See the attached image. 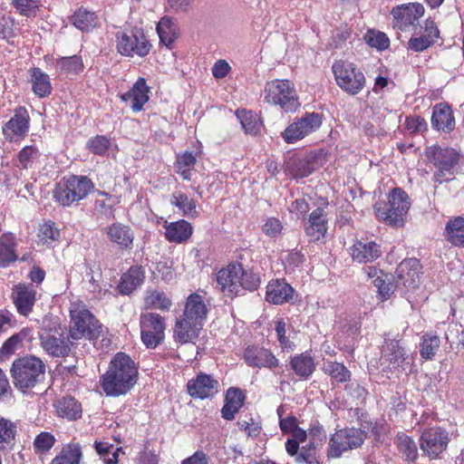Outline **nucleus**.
Listing matches in <instances>:
<instances>
[{"label": "nucleus", "instance_id": "obj_1", "mask_svg": "<svg viewBox=\"0 0 464 464\" xmlns=\"http://www.w3.org/2000/svg\"><path fill=\"white\" fill-rule=\"evenodd\" d=\"M138 368L124 353H118L110 362L108 371L101 377V386L107 396L118 397L129 392L138 381Z\"/></svg>", "mask_w": 464, "mask_h": 464}, {"label": "nucleus", "instance_id": "obj_2", "mask_svg": "<svg viewBox=\"0 0 464 464\" xmlns=\"http://www.w3.org/2000/svg\"><path fill=\"white\" fill-rule=\"evenodd\" d=\"M217 288L225 296L234 299L244 291H256L260 285L258 275L244 269L242 264L230 262L216 274Z\"/></svg>", "mask_w": 464, "mask_h": 464}, {"label": "nucleus", "instance_id": "obj_3", "mask_svg": "<svg viewBox=\"0 0 464 464\" xmlns=\"http://www.w3.org/2000/svg\"><path fill=\"white\" fill-rule=\"evenodd\" d=\"M94 185L87 176L69 175L60 179L52 191L53 200L63 208L71 207L85 198Z\"/></svg>", "mask_w": 464, "mask_h": 464}, {"label": "nucleus", "instance_id": "obj_4", "mask_svg": "<svg viewBox=\"0 0 464 464\" xmlns=\"http://www.w3.org/2000/svg\"><path fill=\"white\" fill-rule=\"evenodd\" d=\"M411 207L408 194L401 188H394L388 194V201H377L374 213L379 221L392 227H401Z\"/></svg>", "mask_w": 464, "mask_h": 464}, {"label": "nucleus", "instance_id": "obj_5", "mask_svg": "<svg viewBox=\"0 0 464 464\" xmlns=\"http://www.w3.org/2000/svg\"><path fill=\"white\" fill-rule=\"evenodd\" d=\"M263 95L266 103L279 107L286 113L295 112L301 106L295 85L288 79H274L266 82Z\"/></svg>", "mask_w": 464, "mask_h": 464}, {"label": "nucleus", "instance_id": "obj_6", "mask_svg": "<svg viewBox=\"0 0 464 464\" xmlns=\"http://www.w3.org/2000/svg\"><path fill=\"white\" fill-rule=\"evenodd\" d=\"M425 154L436 169L432 176L435 188L455 179V169L460 160V154L457 150L432 145L427 149Z\"/></svg>", "mask_w": 464, "mask_h": 464}, {"label": "nucleus", "instance_id": "obj_7", "mask_svg": "<svg viewBox=\"0 0 464 464\" xmlns=\"http://www.w3.org/2000/svg\"><path fill=\"white\" fill-rule=\"evenodd\" d=\"M44 363L35 356L14 360L11 367L14 385L23 392L34 388L44 377Z\"/></svg>", "mask_w": 464, "mask_h": 464}, {"label": "nucleus", "instance_id": "obj_8", "mask_svg": "<svg viewBox=\"0 0 464 464\" xmlns=\"http://www.w3.org/2000/svg\"><path fill=\"white\" fill-rule=\"evenodd\" d=\"M332 72L337 86L349 95L359 94L366 85L362 71L347 60H336L332 65Z\"/></svg>", "mask_w": 464, "mask_h": 464}, {"label": "nucleus", "instance_id": "obj_9", "mask_svg": "<svg viewBox=\"0 0 464 464\" xmlns=\"http://www.w3.org/2000/svg\"><path fill=\"white\" fill-rule=\"evenodd\" d=\"M115 43L117 52L130 58H144L152 49L150 41L141 29L118 31Z\"/></svg>", "mask_w": 464, "mask_h": 464}, {"label": "nucleus", "instance_id": "obj_10", "mask_svg": "<svg viewBox=\"0 0 464 464\" xmlns=\"http://www.w3.org/2000/svg\"><path fill=\"white\" fill-rule=\"evenodd\" d=\"M365 438V432L358 428L346 427L336 430L329 439L326 450L327 459H339L343 453L361 448Z\"/></svg>", "mask_w": 464, "mask_h": 464}, {"label": "nucleus", "instance_id": "obj_11", "mask_svg": "<svg viewBox=\"0 0 464 464\" xmlns=\"http://www.w3.org/2000/svg\"><path fill=\"white\" fill-rule=\"evenodd\" d=\"M328 160V151L316 149L304 154H294L285 162L286 169L295 179L305 178Z\"/></svg>", "mask_w": 464, "mask_h": 464}, {"label": "nucleus", "instance_id": "obj_12", "mask_svg": "<svg viewBox=\"0 0 464 464\" xmlns=\"http://www.w3.org/2000/svg\"><path fill=\"white\" fill-rule=\"evenodd\" d=\"M140 340L147 349H155L166 337V318L155 312L141 314L140 317Z\"/></svg>", "mask_w": 464, "mask_h": 464}, {"label": "nucleus", "instance_id": "obj_13", "mask_svg": "<svg viewBox=\"0 0 464 464\" xmlns=\"http://www.w3.org/2000/svg\"><path fill=\"white\" fill-rule=\"evenodd\" d=\"M450 441L449 432L442 427L425 428L420 437V448L430 459H437Z\"/></svg>", "mask_w": 464, "mask_h": 464}, {"label": "nucleus", "instance_id": "obj_14", "mask_svg": "<svg viewBox=\"0 0 464 464\" xmlns=\"http://www.w3.org/2000/svg\"><path fill=\"white\" fill-rule=\"evenodd\" d=\"M323 123V116L316 112H305L300 119L290 123L282 132L283 140L288 143L301 140L316 131Z\"/></svg>", "mask_w": 464, "mask_h": 464}, {"label": "nucleus", "instance_id": "obj_15", "mask_svg": "<svg viewBox=\"0 0 464 464\" xmlns=\"http://www.w3.org/2000/svg\"><path fill=\"white\" fill-rule=\"evenodd\" d=\"M424 12V6L420 3H408L392 7L391 14L393 29L401 32H410L416 28Z\"/></svg>", "mask_w": 464, "mask_h": 464}, {"label": "nucleus", "instance_id": "obj_16", "mask_svg": "<svg viewBox=\"0 0 464 464\" xmlns=\"http://www.w3.org/2000/svg\"><path fill=\"white\" fill-rule=\"evenodd\" d=\"M101 325L94 315L87 309L82 308L72 313V324L69 330L71 340L82 338L93 339L99 335Z\"/></svg>", "mask_w": 464, "mask_h": 464}, {"label": "nucleus", "instance_id": "obj_17", "mask_svg": "<svg viewBox=\"0 0 464 464\" xmlns=\"http://www.w3.org/2000/svg\"><path fill=\"white\" fill-rule=\"evenodd\" d=\"M31 118L24 106H18L14 115L6 121L3 128V135L9 142H18L24 140L30 130Z\"/></svg>", "mask_w": 464, "mask_h": 464}, {"label": "nucleus", "instance_id": "obj_18", "mask_svg": "<svg viewBox=\"0 0 464 464\" xmlns=\"http://www.w3.org/2000/svg\"><path fill=\"white\" fill-rule=\"evenodd\" d=\"M329 219L324 208L314 209L303 221L304 231L309 242H323L328 231Z\"/></svg>", "mask_w": 464, "mask_h": 464}, {"label": "nucleus", "instance_id": "obj_19", "mask_svg": "<svg viewBox=\"0 0 464 464\" xmlns=\"http://www.w3.org/2000/svg\"><path fill=\"white\" fill-rule=\"evenodd\" d=\"M11 299L17 313L28 316L37 301V291L32 283H18L12 288Z\"/></svg>", "mask_w": 464, "mask_h": 464}, {"label": "nucleus", "instance_id": "obj_20", "mask_svg": "<svg viewBox=\"0 0 464 464\" xmlns=\"http://www.w3.org/2000/svg\"><path fill=\"white\" fill-rule=\"evenodd\" d=\"M219 382L211 374L199 372L195 378L187 382V392L196 399L212 398L218 392Z\"/></svg>", "mask_w": 464, "mask_h": 464}, {"label": "nucleus", "instance_id": "obj_21", "mask_svg": "<svg viewBox=\"0 0 464 464\" xmlns=\"http://www.w3.org/2000/svg\"><path fill=\"white\" fill-rule=\"evenodd\" d=\"M243 358L246 363L254 368L275 370L279 366V360L271 350L256 345H248L244 350Z\"/></svg>", "mask_w": 464, "mask_h": 464}, {"label": "nucleus", "instance_id": "obj_22", "mask_svg": "<svg viewBox=\"0 0 464 464\" xmlns=\"http://www.w3.org/2000/svg\"><path fill=\"white\" fill-rule=\"evenodd\" d=\"M204 324L179 315L173 327V340L179 344L195 343L198 339Z\"/></svg>", "mask_w": 464, "mask_h": 464}, {"label": "nucleus", "instance_id": "obj_23", "mask_svg": "<svg viewBox=\"0 0 464 464\" xmlns=\"http://www.w3.org/2000/svg\"><path fill=\"white\" fill-rule=\"evenodd\" d=\"M397 284L407 289L414 290L420 283L421 266L417 258H406L402 260L395 271Z\"/></svg>", "mask_w": 464, "mask_h": 464}, {"label": "nucleus", "instance_id": "obj_24", "mask_svg": "<svg viewBox=\"0 0 464 464\" xmlns=\"http://www.w3.org/2000/svg\"><path fill=\"white\" fill-rule=\"evenodd\" d=\"M103 230L109 241L116 245L120 250L130 251L133 248L135 235L129 225L113 222L104 227Z\"/></svg>", "mask_w": 464, "mask_h": 464}, {"label": "nucleus", "instance_id": "obj_25", "mask_svg": "<svg viewBox=\"0 0 464 464\" xmlns=\"http://www.w3.org/2000/svg\"><path fill=\"white\" fill-rule=\"evenodd\" d=\"M150 88L144 77H139L132 87L126 92L119 95L123 102H130V109L133 112L143 111L144 105L150 101Z\"/></svg>", "mask_w": 464, "mask_h": 464}, {"label": "nucleus", "instance_id": "obj_26", "mask_svg": "<svg viewBox=\"0 0 464 464\" xmlns=\"http://www.w3.org/2000/svg\"><path fill=\"white\" fill-rule=\"evenodd\" d=\"M348 251L352 259L359 264L372 263L381 257L382 253L381 246L375 241L361 239H354Z\"/></svg>", "mask_w": 464, "mask_h": 464}, {"label": "nucleus", "instance_id": "obj_27", "mask_svg": "<svg viewBox=\"0 0 464 464\" xmlns=\"http://www.w3.org/2000/svg\"><path fill=\"white\" fill-rule=\"evenodd\" d=\"M145 279V267L138 264L132 265L121 276L117 289L121 295H130L143 285Z\"/></svg>", "mask_w": 464, "mask_h": 464}, {"label": "nucleus", "instance_id": "obj_28", "mask_svg": "<svg viewBox=\"0 0 464 464\" xmlns=\"http://www.w3.org/2000/svg\"><path fill=\"white\" fill-rule=\"evenodd\" d=\"M431 127L439 131L450 133L455 129V118L447 102L437 103L432 109Z\"/></svg>", "mask_w": 464, "mask_h": 464}, {"label": "nucleus", "instance_id": "obj_29", "mask_svg": "<svg viewBox=\"0 0 464 464\" xmlns=\"http://www.w3.org/2000/svg\"><path fill=\"white\" fill-rule=\"evenodd\" d=\"M209 309L204 297L198 293H191L186 299L184 309L181 315L189 320H195L205 324Z\"/></svg>", "mask_w": 464, "mask_h": 464}, {"label": "nucleus", "instance_id": "obj_30", "mask_svg": "<svg viewBox=\"0 0 464 464\" xmlns=\"http://www.w3.org/2000/svg\"><path fill=\"white\" fill-rule=\"evenodd\" d=\"M163 227L165 228V238L169 243L183 244L186 243L193 234L192 225L186 219L177 221H165Z\"/></svg>", "mask_w": 464, "mask_h": 464}, {"label": "nucleus", "instance_id": "obj_31", "mask_svg": "<svg viewBox=\"0 0 464 464\" xmlns=\"http://www.w3.org/2000/svg\"><path fill=\"white\" fill-rule=\"evenodd\" d=\"M295 290L285 279L272 280L266 286V299L274 304H283L292 300Z\"/></svg>", "mask_w": 464, "mask_h": 464}, {"label": "nucleus", "instance_id": "obj_32", "mask_svg": "<svg viewBox=\"0 0 464 464\" xmlns=\"http://www.w3.org/2000/svg\"><path fill=\"white\" fill-rule=\"evenodd\" d=\"M246 401V394L243 390L237 387H230L225 394V404L221 409V416L227 420L235 419L236 414L243 407Z\"/></svg>", "mask_w": 464, "mask_h": 464}, {"label": "nucleus", "instance_id": "obj_33", "mask_svg": "<svg viewBox=\"0 0 464 464\" xmlns=\"http://www.w3.org/2000/svg\"><path fill=\"white\" fill-rule=\"evenodd\" d=\"M382 357L393 369L397 370L402 367L409 355L402 346L401 340L386 339L384 341Z\"/></svg>", "mask_w": 464, "mask_h": 464}, {"label": "nucleus", "instance_id": "obj_34", "mask_svg": "<svg viewBox=\"0 0 464 464\" xmlns=\"http://www.w3.org/2000/svg\"><path fill=\"white\" fill-rule=\"evenodd\" d=\"M55 412L58 417L68 420H76L82 418V403L75 398L67 395L58 400L55 404Z\"/></svg>", "mask_w": 464, "mask_h": 464}, {"label": "nucleus", "instance_id": "obj_35", "mask_svg": "<svg viewBox=\"0 0 464 464\" xmlns=\"http://www.w3.org/2000/svg\"><path fill=\"white\" fill-rule=\"evenodd\" d=\"M289 365L301 380L309 379L315 371V362L308 352L290 357Z\"/></svg>", "mask_w": 464, "mask_h": 464}, {"label": "nucleus", "instance_id": "obj_36", "mask_svg": "<svg viewBox=\"0 0 464 464\" xmlns=\"http://www.w3.org/2000/svg\"><path fill=\"white\" fill-rule=\"evenodd\" d=\"M82 458V446L80 442L72 440L62 447L49 464H81Z\"/></svg>", "mask_w": 464, "mask_h": 464}, {"label": "nucleus", "instance_id": "obj_37", "mask_svg": "<svg viewBox=\"0 0 464 464\" xmlns=\"http://www.w3.org/2000/svg\"><path fill=\"white\" fill-rule=\"evenodd\" d=\"M448 243L455 247H464V218L461 216L450 218L446 223L443 232Z\"/></svg>", "mask_w": 464, "mask_h": 464}, {"label": "nucleus", "instance_id": "obj_38", "mask_svg": "<svg viewBox=\"0 0 464 464\" xmlns=\"http://www.w3.org/2000/svg\"><path fill=\"white\" fill-rule=\"evenodd\" d=\"M17 242L14 235L11 232L4 233L0 237V267L5 268L15 263L18 259L16 255Z\"/></svg>", "mask_w": 464, "mask_h": 464}, {"label": "nucleus", "instance_id": "obj_39", "mask_svg": "<svg viewBox=\"0 0 464 464\" xmlns=\"http://www.w3.org/2000/svg\"><path fill=\"white\" fill-rule=\"evenodd\" d=\"M38 245L45 246L48 248L53 247L61 240V231L57 224L51 220H44L36 234Z\"/></svg>", "mask_w": 464, "mask_h": 464}, {"label": "nucleus", "instance_id": "obj_40", "mask_svg": "<svg viewBox=\"0 0 464 464\" xmlns=\"http://www.w3.org/2000/svg\"><path fill=\"white\" fill-rule=\"evenodd\" d=\"M55 64L60 75L71 78L79 75L85 69L82 57L77 54L57 58Z\"/></svg>", "mask_w": 464, "mask_h": 464}, {"label": "nucleus", "instance_id": "obj_41", "mask_svg": "<svg viewBox=\"0 0 464 464\" xmlns=\"http://www.w3.org/2000/svg\"><path fill=\"white\" fill-rule=\"evenodd\" d=\"M33 92L39 98H46L51 95L53 86L50 77L39 67H33L29 70Z\"/></svg>", "mask_w": 464, "mask_h": 464}, {"label": "nucleus", "instance_id": "obj_42", "mask_svg": "<svg viewBox=\"0 0 464 464\" xmlns=\"http://www.w3.org/2000/svg\"><path fill=\"white\" fill-rule=\"evenodd\" d=\"M322 371L331 378L333 385L349 382L352 379L351 371L343 362L337 361H324Z\"/></svg>", "mask_w": 464, "mask_h": 464}, {"label": "nucleus", "instance_id": "obj_43", "mask_svg": "<svg viewBox=\"0 0 464 464\" xmlns=\"http://www.w3.org/2000/svg\"><path fill=\"white\" fill-rule=\"evenodd\" d=\"M169 202L171 206L179 209L182 216L188 218H196L198 217L196 200L189 198L185 192L180 190L174 191L170 196Z\"/></svg>", "mask_w": 464, "mask_h": 464}, {"label": "nucleus", "instance_id": "obj_44", "mask_svg": "<svg viewBox=\"0 0 464 464\" xmlns=\"http://www.w3.org/2000/svg\"><path fill=\"white\" fill-rule=\"evenodd\" d=\"M160 43L167 47H170L177 40L179 34V29L175 21L169 17L163 16L156 27Z\"/></svg>", "mask_w": 464, "mask_h": 464}, {"label": "nucleus", "instance_id": "obj_45", "mask_svg": "<svg viewBox=\"0 0 464 464\" xmlns=\"http://www.w3.org/2000/svg\"><path fill=\"white\" fill-rule=\"evenodd\" d=\"M235 114L246 134L256 135L260 131L263 121L258 114L246 109H237Z\"/></svg>", "mask_w": 464, "mask_h": 464}, {"label": "nucleus", "instance_id": "obj_46", "mask_svg": "<svg viewBox=\"0 0 464 464\" xmlns=\"http://www.w3.org/2000/svg\"><path fill=\"white\" fill-rule=\"evenodd\" d=\"M72 24L83 33L92 32L99 24V17L94 12L84 7L77 9L72 16Z\"/></svg>", "mask_w": 464, "mask_h": 464}, {"label": "nucleus", "instance_id": "obj_47", "mask_svg": "<svg viewBox=\"0 0 464 464\" xmlns=\"http://www.w3.org/2000/svg\"><path fill=\"white\" fill-rule=\"evenodd\" d=\"M146 309H156L162 312H169L172 306L171 299L165 292L157 289L147 290L144 296Z\"/></svg>", "mask_w": 464, "mask_h": 464}, {"label": "nucleus", "instance_id": "obj_48", "mask_svg": "<svg viewBox=\"0 0 464 464\" xmlns=\"http://www.w3.org/2000/svg\"><path fill=\"white\" fill-rule=\"evenodd\" d=\"M440 347V336L435 332L426 333L420 338V355L426 361L433 360Z\"/></svg>", "mask_w": 464, "mask_h": 464}, {"label": "nucleus", "instance_id": "obj_49", "mask_svg": "<svg viewBox=\"0 0 464 464\" xmlns=\"http://www.w3.org/2000/svg\"><path fill=\"white\" fill-rule=\"evenodd\" d=\"M197 163V156L192 151H185L177 155L174 168L176 172L180 175L184 180L191 179V171Z\"/></svg>", "mask_w": 464, "mask_h": 464}, {"label": "nucleus", "instance_id": "obj_50", "mask_svg": "<svg viewBox=\"0 0 464 464\" xmlns=\"http://www.w3.org/2000/svg\"><path fill=\"white\" fill-rule=\"evenodd\" d=\"M71 338H58L53 335L47 336L43 343L44 349L53 356H67L71 352L72 343Z\"/></svg>", "mask_w": 464, "mask_h": 464}, {"label": "nucleus", "instance_id": "obj_51", "mask_svg": "<svg viewBox=\"0 0 464 464\" xmlns=\"http://www.w3.org/2000/svg\"><path fill=\"white\" fill-rule=\"evenodd\" d=\"M395 444L407 461L417 459L419 455L418 449L411 437L403 432L398 433L395 437Z\"/></svg>", "mask_w": 464, "mask_h": 464}, {"label": "nucleus", "instance_id": "obj_52", "mask_svg": "<svg viewBox=\"0 0 464 464\" xmlns=\"http://www.w3.org/2000/svg\"><path fill=\"white\" fill-rule=\"evenodd\" d=\"M15 12L26 18H34L38 15L43 5L42 0H10Z\"/></svg>", "mask_w": 464, "mask_h": 464}, {"label": "nucleus", "instance_id": "obj_53", "mask_svg": "<svg viewBox=\"0 0 464 464\" xmlns=\"http://www.w3.org/2000/svg\"><path fill=\"white\" fill-rule=\"evenodd\" d=\"M94 448L104 464H118L119 453L122 452L121 447H115L107 441H95Z\"/></svg>", "mask_w": 464, "mask_h": 464}, {"label": "nucleus", "instance_id": "obj_54", "mask_svg": "<svg viewBox=\"0 0 464 464\" xmlns=\"http://www.w3.org/2000/svg\"><path fill=\"white\" fill-rule=\"evenodd\" d=\"M41 155L39 149L34 145L23 147L16 156L19 168L23 169L33 168V165L39 160Z\"/></svg>", "mask_w": 464, "mask_h": 464}, {"label": "nucleus", "instance_id": "obj_55", "mask_svg": "<svg viewBox=\"0 0 464 464\" xmlns=\"http://www.w3.org/2000/svg\"><path fill=\"white\" fill-rule=\"evenodd\" d=\"M363 40L370 47L378 51L387 50L391 44L388 35L376 29H368L363 35Z\"/></svg>", "mask_w": 464, "mask_h": 464}, {"label": "nucleus", "instance_id": "obj_56", "mask_svg": "<svg viewBox=\"0 0 464 464\" xmlns=\"http://www.w3.org/2000/svg\"><path fill=\"white\" fill-rule=\"evenodd\" d=\"M17 434V425L9 419L0 416V446L14 443Z\"/></svg>", "mask_w": 464, "mask_h": 464}, {"label": "nucleus", "instance_id": "obj_57", "mask_svg": "<svg viewBox=\"0 0 464 464\" xmlns=\"http://www.w3.org/2000/svg\"><path fill=\"white\" fill-rule=\"evenodd\" d=\"M55 442L56 439L53 434L49 431H41L34 440V451L35 454H46L54 446Z\"/></svg>", "mask_w": 464, "mask_h": 464}, {"label": "nucleus", "instance_id": "obj_58", "mask_svg": "<svg viewBox=\"0 0 464 464\" xmlns=\"http://www.w3.org/2000/svg\"><path fill=\"white\" fill-rule=\"evenodd\" d=\"M111 140L105 135H95L86 142V148L90 152L98 156H104L111 148Z\"/></svg>", "mask_w": 464, "mask_h": 464}, {"label": "nucleus", "instance_id": "obj_59", "mask_svg": "<svg viewBox=\"0 0 464 464\" xmlns=\"http://www.w3.org/2000/svg\"><path fill=\"white\" fill-rule=\"evenodd\" d=\"M275 324L276 339L279 343L281 350L283 352L294 351L295 344L293 341L290 340L288 336H286V323L285 320L283 318H278L275 322Z\"/></svg>", "mask_w": 464, "mask_h": 464}, {"label": "nucleus", "instance_id": "obj_60", "mask_svg": "<svg viewBox=\"0 0 464 464\" xmlns=\"http://www.w3.org/2000/svg\"><path fill=\"white\" fill-rule=\"evenodd\" d=\"M237 425L248 437H257L261 433V423L252 414L245 415L244 418L237 420Z\"/></svg>", "mask_w": 464, "mask_h": 464}, {"label": "nucleus", "instance_id": "obj_61", "mask_svg": "<svg viewBox=\"0 0 464 464\" xmlns=\"http://www.w3.org/2000/svg\"><path fill=\"white\" fill-rule=\"evenodd\" d=\"M295 462L297 464H320L314 441H310L300 449Z\"/></svg>", "mask_w": 464, "mask_h": 464}, {"label": "nucleus", "instance_id": "obj_62", "mask_svg": "<svg viewBox=\"0 0 464 464\" xmlns=\"http://www.w3.org/2000/svg\"><path fill=\"white\" fill-rule=\"evenodd\" d=\"M23 338L19 334H14L5 341L0 348V360L8 359L22 346Z\"/></svg>", "mask_w": 464, "mask_h": 464}, {"label": "nucleus", "instance_id": "obj_63", "mask_svg": "<svg viewBox=\"0 0 464 464\" xmlns=\"http://www.w3.org/2000/svg\"><path fill=\"white\" fill-rule=\"evenodd\" d=\"M117 203L118 201H108L97 198L94 201V207L101 216L105 217L108 219H113L115 218L114 207Z\"/></svg>", "mask_w": 464, "mask_h": 464}, {"label": "nucleus", "instance_id": "obj_64", "mask_svg": "<svg viewBox=\"0 0 464 464\" xmlns=\"http://www.w3.org/2000/svg\"><path fill=\"white\" fill-rule=\"evenodd\" d=\"M136 464H159V454L149 449L148 441L145 443L144 449L139 452Z\"/></svg>", "mask_w": 464, "mask_h": 464}]
</instances>
